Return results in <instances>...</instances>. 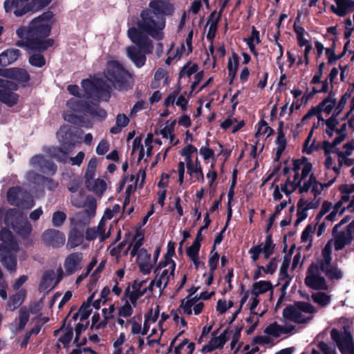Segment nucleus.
<instances>
[{
  "label": "nucleus",
  "mask_w": 354,
  "mask_h": 354,
  "mask_svg": "<svg viewBox=\"0 0 354 354\" xmlns=\"http://www.w3.org/2000/svg\"><path fill=\"white\" fill-rule=\"evenodd\" d=\"M292 177L289 176L283 183H272V196L274 201L290 198V195L295 190L299 194L310 192L314 198L320 195L322 185L312 172L313 165L306 158L293 160Z\"/></svg>",
  "instance_id": "nucleus-1"
},
{
  "label": "nucleus",
  "mask_w": 354,
  "mask_h": 354,
  "mask_svg": "<svg viewBox=\"0 0 354 354\" xmlns=\"http://www.w3.org/2000/svg\"><path fill=\"white\" fill-rule=\"evenodd\" d=\"M53 13L51 11L43 12L35 17L28 27L22 26L16 30L20 40L16 46L26 50L44 51L54 44L53 39H47L50 35L53 24Z\"/></svg>",
  "instance_id": "nucleus-2"
},
{
  "label": "nucleus",
  "mask_w": 354,
  "mask_h": 354,
  "mask_svg": "<svg viewBox=\"0 0 354 354\" xmlns=\"http://www.w3.org/2000/svg\"><path fill=\"white\" fill-rule=\"evenodd\" d=\"M144 234L141 231H137L133 239L128 245L130 249L131 257H136V263L140 272L142 274H149L155 268L160 257L161 248L158 245L151 256V254L145 248H142Z\"/></svg>",
  "instance_id": "nucleus-3"
},
{
  "label": "nucleus",
  "mask_w": 354,
  "mask_h": 354,
  "mask_svg": "<svg viewBox=\"0 0 354 354\" xmlns=\"http://www.w3.org/2000/svg\"><path fill=\"white\" fill-rule=\"evenodd\" d=\"M84 93L80 92L77 85L71 84L67 86L69 93L75 97L92 98L95 100H108L110 97L111 86L104 80L102 76H96L90 79L83 80L81 82Z\"/></svg>",
  "instance_id": "nucleus-4"
},
{
  "label": "nucleus",
  "mask_w": 354,
  "mask_h": 354,
  "mask_svg": "<svg viewBox=\"0 0 354 354\" xmlns=\"http://www.w3.org/2000/svg\"><path fill=\"white\" fill-rule=\"evenodd\" d=\"M127 35L131 41L136 46L127 47V57L137 68L142 67L146 62V55L153 50L152 41L149 37L142 35L136 28H129Z\"/></svg>",
  "instance_id": "nucleus-5"
},
{
  "label": "nucleus",
  "mask_w": 354,
  "mask_h": 354,
  "mask_svg": "<svg viewBox=\"0 0 354 354\" xmlns=\"http://www.w3.org/2000/svg\"><path fill=\"white\" fill-rule=\"evenodd\" d=\"M136 28L142 35L151 36L155 39L163 38V29L165 27V18L151 8L146 9L140 13Z\"/></svg>",
  "instance_id": "nucleus-6"
},
{
  "label": "nucleus",
  "mask_w": 354,
  "mask_h": 354,
  "mask_svg": "<svg viewBox=\"0 0 354 354\" xmlns=\"http://www.w3.org/2000/svg\"><path fill=\"white\" fill-rule=\"evenodd\" d=\"M0 261L8 270H15L17 266L16 254L19 251L18 242L11 232L2 228L0 231Z\"/></svg>",
  "instance_id": "nucleus-7"
},
{
  "label": "nucleus",
  "mask_w": 354,
  "mask_h": 354,
  "mask_svg": "<svg viewBox=\"0 0 354 354\" xmlns=\"http://www.w3.org/2000/svg\"><path fill=\"white\" fill-rule=\"evenodd\" d=\"M84 100H86L85 97H75L67 101L66 106L69 110L64 113V118L66 121L73 124L77 123L78 118L72 111L75 113H89L94 115H97L102 117L105 116V112L103 110L99 109L96 104L90 106Z\"/></svg>",
  "instance_id": "nucleus-8"
},
{
  "label": "nucleus",
  "mask_w": 354,
  "mask_h": 354,
  "mask_svg": "<svg viewBox=\"0 0 354 354\" xmlns=\"http://www.w3.org/2000/svg\"><path fill=\"white\" fill-rule=\"evenodd\" d=\"M317 312V309L311 304L299 301L284 308L283 317L285 319L297 324H304L311 321Z\"/></svg>",
  "instance_id": "nucleus-9"
},
{
  "label": "nucleus",
  "mask_w": 354,
  "mask_h": 354,
  "mask_svg": "<svg viewBox=\"0 0 354 354\" xmlns=\"http://www.w3.org/2000/svg\"><path fill=\"white\" fill-rule=\"evenodd\" d=\"M104 77L115 88L124 89L131 84V74L116 61L107 63Z\"/></svg>",
  "instance_id": "nucleus-10"
},
{
  "label": "nucleus",
  "mask_w": 354,
  "mask_h": 354,
  "mask_svg": "<svg viewBox=\"0 0 354 354\" xmlns=\"http://www.w3.org/2000/svg\"><path fill=\"white\" fill-rule=\"evenodd\" d=\"M176 263H164L160 261L153 270L155 277L151 281V286L158 288L162 295L166 287L174 280Z\"/></svg>",
  "instance_id": "nucleus-11"
},
{
  "label": "nucleus",
  "mask_w": 354,
  "mask_h": 354,
  "mask_svg": "<svg viewBox=\"0 0 354 354\" xmlns=\"http://www.w3.org/2000/svg\"><path fill=\"white\" fill-rule=\"evenodd\" d=\"M185 168L192 183L204 181V175L201 162L198 157H196L193 161H188V162L180 161L178 162L176 171L178 176V182L180 185H182L184 183Z\"/></svg>",
  "instance_id": "nucleus-12"
},
{
  "label": "nucleus",
  "mask_w": 354,
  "mask_h": 354,
  "mask_svg": "<svg viewBox=\"0 0 354 354\" xmlns=\"http://www.w3.org/2000/svg\"><path fill=\"white\" fill-rule=\"evenodd\" d=\"M5 223L23 236L28 235L32 231L31 224L21 212L17 209H10L7 211Z\"/></svg>",
  "instance_id": "nucleus-13"
},
{
  "label": "nucleus",
  "mask_w": 354,
  "mask_h": 354,
  "mask_svg": "<svg viewBox=\"0 0 354 354\" xmlns=\"http://www.w3.org/2000/svg\"><path fill=\"white\" fill-rule=\"evenodd\" d=\"M336 98L334 93L329 92L328 96L324 98L317 107L311 109L302 118V122L305 123L313 116L317 118V126L323 125L324 120L323 119L321 113H324L329 115L334 109L336 105Z\"/></svg>",
  "instance_id": "nucleus-14"
},
{
  "label": "nucleus",
  "mask_w": 354,
  "mask_h": 354,
  "mask_svg": "<svg viewBox=\"0 0 354 354\" xmlns=\"http://www.w3.org/2000/svg\"><path fill=\"white\" fill-rule=\"evenodd\" d=\"M75 145V144H73L71 147L66 149L54 147H47L45 149V151L50 156L60 162L64 164L70 163L71 165L80 166L85 157V153L83 151H80L75 157L70 158L68 156V154L74 149Z\"/></svg>",
  "instance_id": "nucleus-15"
},
{
  "label": "nucleus",
  "mask_w": 354,
  "mask_h": 354,
  "mask_svg": "<svg viewBox=\"0 0 354 354\" xmlns=\"http://www.w3.org/2000/svg\"><path fill=\"white\" fill-rule=\"evenodd\" d=\"M348 221V218L345 217L339 223L335 225L333 228L334 241H333V246L334 245L336 250H342L345 245L349 244L353 239L354 221L350 223L344 231L337 232L338 227Z\"/></svg>",
  "instance_id": "nucleus-16"
},
{
  "label": "nucleus",
  "mask_w": 354,
  "mask_h": 354,
  "mask_svg": "<svg viewBox=\"0 0 354 354\" xmlns=\"http://www.w3.org/2000/svg\"><path fill=\"white\" fill-rule=\"evenodd\" d=\"M195 291L182 299L178 310L179 313H183L185 316H191L192 315H198L203 311L205 308L203 301L198 298V295L192 296Z\"/></svg>",
  "instance_id": "nucleus-17"
},
{
  "label": "nucleus",
  "mask_w": 354,
  "mask_h": 354,
  "mask_svg": "<svg viewBox=\"0 0 354 354\" xmlns=\"http://www.w3.org/2000/svg\"><path fill=\"white\" fill-rule=\"evenodd\" d=\"M330 336L342 354H354V341L350 332L346 330L339 331L337 329H333Z\"/></svg>",
  "instance_id": "nucleus-18"
},
{
  "label": "nucleus",
  "mask_w": 354,
  "mask_h": 354,
  "mask_svg": "<svg viewBox=\"0 0 354 354\" xmlns=\"http://www.w3.org/2000/svg\"><path fill=\"white\" fill-rule=\"evenodd\" d=\"M148 290H154L153 286H151L146 280H135L131 286L125 290L124 296L129 299L133 304H138V299L142 297Z\"/></svg>",
  "instance_id": "nucleus-19"
},
{
  "label": "nucleus",
  "mask_w": 354,
  "mask_h": 354,
  "mask_svg": "<svg viewBox=\"0 0 354 354\" xmlns=\"http://www.w3.org/2000/svg\"><path fill=\"white\" fill-rule=\"evenodd\" d=\"M324 273L319 266L311 264L308 269L305 283L307 286L315 290H326L327 284L322 274Z\"/></svg>",
  "instance_id": "nucleus-20"
},
{
  "label": "nucleus",
  "mask_w": 354,
  "mask_h": 354,
  "mask_svg": "<svg viewBox=\"0 0 354 354\" xmlns=\"http://www.w3.org/2000/svg\"><path fill=\"white\" fill-rule=\"evenodd\" d=\"M8 202L13 205H17L21 208L30 209L35 203L31 196L23 193L21 189L19 187H12L9 189L7 194Z\"/></svg>",
  "instance_id": "nucleus-21"
},
{
  "label": "nucleus",
  "mask_w": 354,
  "mask_h": 354,
  "mask_svg": "<svg viewBox=\"0 0 354 354\" xmlns=\"http://www.w3.org/2000/svg\"><path fill=\"white\" fill-rule=\"evenodd\" d=\"M64 276V272L61 267L57 270L56 272L53 270L46 271L40 282L39 289L45 292L50 291L60 282Z\"/></svg>",
  "instance_id": "nucleus-22"
},
{
  "label": "nucleus",
  "mask_w": 354,
  "mask_h": 354,
  "mask_svg": "<svg viewBox=\"0 0 354 354\" xmlns=\"http://www.w3.org/2000/svg\"><path fill=\"white\" fill-rule=\"evenodd\" d=\"M324 167L326 170L325 174V180L328 179V180L327 183H320L318 181V183L322 185L320 194L324 188L328 187L334 183L340 171L339 163L338 162L337 165H335L331 156H326Z\"/></svg>",
  "instance_id": "nucleus-23"
},
{
  "label": "nucleus",
  "mask_w": 354,
  "mask_h": 354,
  "mask_svg": "<svg viewBox=\"0 0 354 354\" xmlns=\"http://www.w3.org/2000/svg\"><path fill=\"white\" fill-rule=\"evenodd\" d=\"M30 163L33 168L46 175L52 176L57 171L55 164L41 155L33 156L30 159Z\"/></svg>",
  "instance_id": "nucleus-24"
},
{
  "label": "nucleus",
  "mask_w": 354,
  "mask_h": 354,
  "mask_svg": "<svg viewBox=\"0 0 354 354\" xmlns=\"http://www.w3.org/2000/svg\"><path fill=\"white\" fill-rule=\"evenodd\" d=\"M296 326L291 324H279L274 322L268 325L265 329L264 333L273 337H280L282 335H290L295 333Z\"/></svg>",
  "instance_id": "nucleus-25"
},
{
  "label": "nucleus",
  "mask_w": 354,
  "mask_h": 354,
  "mask_svg": "<svg viewBox=\"0 0 354 354\" xmlns=\"http://www.w3.org/2000/svg\"><path fill=\"white\" fill-rule=\"evenodd\" d=\"M83 254L80 252H75L69 254L66 256L64 262V268L65 269V274L71 275L82 267Z\"/></svg>",
  "instance_id": "nucleus-26"
},
{
  "label": "nucleus",
  "mask_w": 354,
  "mask_h": 354,
  "mask_svg": "<svg viewBox=\"0 0 354 354\" xmlns=\"http://www.w3.org/2000/svg\"><path fill=\"white\" fill-rule=\"evenodd\" d=\"M260 302V297L250 290L244 292L240 301V307L235 313H233L232 319L234 320L236 317L237 315L240 313L241 308L245 304L247 308L250 310V312L254 313V311L258 310L257 306Z\"/></svg>",
  "instance_id": "nucleus-27"
},
{
  "label": "nucleus",
  "mask_w": 354,
  "mask_h": 354,
  "mask_svg": "<svg viewBox=\"0 0 354 354\" xmlns=\"http://www.w3.org/2000/svg\"><path fill=\"white\" fill-rule=\"evenodd\" d=\"M42 239L45 244L55 248L63 246L66 242L64 234L55 229L46 230L42 234Z\"/></svg>",
  "instance_id": "nucleus-28"
},
{
  "label": "nucleus",
  "mask_w": 354,
  "mask_h": 354,
  "mask_svg": "<svg viewBox=\"0 0 354 354\" xmlns=\"http://www.w3.org/2000/svg\"><path fill=\"white\" fill-rule=\"evenodd\" d=\"M189 98V96L186 92L180 93L179 90H176L166 97L164 104L167 107L176 104L179 106L183 111H185L187 109Z\"/></svg>",
  "instance_id": "nucleus-29"
},
{
  "label": "nucleus",
  "mask_w": 354,
  "mask_h": 354,
  "mask_svg": "<svg viewBox=\"0 0 354 354\" xmlns=\"http://www.w3.org/2000/svg\"><path fill=\"white\" fill-rule=\"evenodd\" d=\"M29 0H6L4 8L6 12H12L17 17H21L28 12Z\"/></svg>",
  "instance_id": "nucleus-30"
},
{
  "label": "nucleus",
  "mask_w": 354,
  "mask_h": 354,
  "mask_svg": "<svg viewBox=\"0 0 354 354\" xmlns=\"http://www.w3.org/2000/svg\"><path fill=\"white\" fill-rule=\"evenodd\" d=\"M227 342L226 332L221 333L213 332L208 342L203 346L202 351L204 353H210L215 349L223 348Z\"/></svg>",
  "instance_id": "nucleus-31"
},
{
  "label": "nucleus",
  "mask_w": 354,
  "mask_h": 354,
  "mask_svg": "<svg viewBox=\"0 0 354 354\" xmlns=\"http://www.w3.org/2000/svg\"><path fill=\"white\" fill-rule=\"evenodd\" d=\"M106 227L104 226V221H100L97 227H88L85 232L84 238L88 241H93L97 238L100 241H104L110 236V230L107 232Z\"/></svg>",
  "instance_id": "nucleus-32"
},
{
  "label": "nucleus",
  "mask_w": 354,
  "mask_h": 354,
  "mask_svg": "<svg viewBox=\"0 0 354 354\" xmlns=\"http://www.w3.org/2000/svg\"><path fill=\"white\" fill-rule=\"evenodd\" d=\"M85 185L88 190L102 196L107 188V182L105 178L92 177L85 180Z\"/></svg>",
  "instance_id": "nucleus-33"
},
{
  "label": "nucleus",
  "mask_w": 354,
  "mask_h": 354,
  "mask_svg": "<svg viewBox=\"0 0 354 354\" xmlns=\"http://www.w3.org/2000/svg\"><path fill=\"white\" fill-rule=\"evenodd\" d=\"M84 239L83 231L73 226L68 232L66 249L71 250L81 245L84 243Z\"/></svg>",
  "instance_id": "nucleus-34"
},
{
  "label": "nucleus",
  "mask_w": 354,
  "mask_h": 354,
  "mask_svg": "<svg viewBox=\"0 0 354 354\" xmlns=\"http://www.w3.org/2000/svg\"><path fill=\"white\" fill-rule=\"evenodd\" d=\"M57 138L61 144V147H59V148H62L63 149H68L73 144H75L73 142V133L71 127L68 126L64 125L60 127L57 133ZM55 147L58 148V147Z\"/></svg>",
  "instance_id": "nucleus-35"
},
{
  "label": "nucleus",
  "mask_w": 354,
  "mask_h": 354,
  "mask_svg": "<svg viewBox=\"0 0 354 354\" xmlns=\"http://www.w3.org/2000/svg\"><path fill=\"white\" fill-rule=\"evenodd\" d=\"M335 5L330 6L331 11L339 17H344L352 10L354 6L353 0H333Z\"/></svg>",
  "instance_id": "nucleus-36"
},
{
  "label": "nucleus",
  "mask_w": 354,
  "mask_h": 354,
  "mask_svg": "<svg viewBox=\"0 0 354 354\" xmlns=\"http://www.w3.org/2000/svg\"><path fill=\"white\" fill-rule=\"evenodd\" d=\"M319 205L318 201H308L304 199H300L297 203V221L299 223L306 219L308 216V209H315Z\"/></svg>",
  "instance_id": "nucleus-37"
},
{
  "label": "nucleus",
  "mask_w": 354,
  "mask_h": 354,
  "mask_svg": "<svg viewBox=\"0 0 354 354\" xmlns=\"http://www.w3.org/2000/svg\"><path fill=\"white\" fill-rule=\"evenodd\" d=\"M333 249V241H329L322 252V257L317 260L316 263H313V264H315L317 266H319L320 270L322 271L325 270L326 268H329L331 264V252Z\"/></svg>",
  "instance_id": "nucleus-38"
},
{
  "label": "nucleus",
  "mask_w": 354,
  "mask_h": 354,
  "mask_svg": "<svg viewBox=\"0 0 354 354\" xmlns=\"http://www.w3.org/2000/svg\"><path fill=\"white\" fill-rule=\"evenodd\" d=\"M21 53L17 48H8L0 53V66H8L15 62Z\"/></svg>",
  "instance_id": "nucleus-39"
},
{
  "label": "nucleus",
  "mask_w": 354,
  "mask_h": 354,
  "mask_svg": "<svg viewBox=\"0 0 354 354\" xmlns=\"http://www.w3.org/2000/svg\"><path fill=\"white\" fill-rule=\"evenodd\" d=\"M149 7L164 17L165 15H172L174 10V6L171 3L163 1H151L149 4Z\"/></svg>",
  "instance_id": "nucleus-40"
},
{
  "label": "nucleus",
  "mask_w": 354,
  "mask_h": 354,
  "mask_svg": "<svg viewBox=\"0 0 354 354\" xmlns=\"http://www.w3.org/2000/svg\"><path fill=\"white\" fill-rule=\"evenodd\" d=\"M283 122H279V127L277 131V137L275 140L276 145V157L275 160H279L281 154L284 151L287 146V142L284 133L282 131Z\"/></svg>",
  "instance_id": "nucleus-41"
},
{
  "label": "nucleus",
  "mask_w": 354,
  "mask_h": 354,
  "mask_svg": "<svg viewBox=\"0 0 354 354\" xmlns=\"http://www.w3.org/2000/svg\"><path fill=\"white\" fill-rule=\"evenodd\" d=\"M12 86L0 89V102L8 106H12L18 102L19 96L12 91Z\"/></svg>",
  "instance_id": "nucleus-42"
},
{
  "label": "nucleus",
  "mask_w": 354,
  "mask_h": 354,
  "mask_svg": "<svg viewBox=\"0 0 354 354\" xmlns=\"http://www.w3.org/2000/svg\"><path fill=\"white\" fill-rule=\"evenodd\" d=\"M138 304H133L129 299L124 296L122 298V304L118 307V315L120 317L129 318L133 313V308L137 307Z\"/></svg>",
  "instance_id": "nucleus-43"
},
{
  "label": "nucleus",
  "mask_w": 354,
  "mask_h": 354,
  "mask_svg": "<svg viewBox=\"0 0 354 354\" xmlns=\"http://www.w3.org/2000/svg\"><path fill=\"white\" fill-rule=\"evenodd\" d=\"M272 290L273 286L270 281H259L252 284L250 290L260 297L268 292H272Z\"/></svg>",
  "instance_id": "nucleus-44"
},
{
  "label": "nucleus",
  "mask_w": 354,
  "mask_h": 354,
  "mask_svg": "<svg viewBox=\"0 0 354 354\" xmlns=\"http://www.w3.org/2000/svg\"><path fill=\"white\" fill-rule=\"evenodd\" d=\"M26 296V291L24 289L19 290L16 294L10 297L8 302V307L10 310H15L21 306Z\"/></svg>",
  "instance_id": "nucleus-45"
},
{
  "label": "nucleus",
  "mask_w": 354,
  "mask_h": 354,
  "mask_svg": "<svg viewBox=\"0 0 354 354\" xmlns=\"http://www.w3.org/2000/svg\"><path fill=\"white\" fill-rule=\"evenodd\" d=\"M27 179L35 183H38L41 181L42 183L46 184L47 187L50 189H55L58 185L57 182L52 179L44 178V176L36 174L32 171H30L27 174Z\"/></svg>",
  "instance_id": "nucleus-46"
},
{
  "label": "nucleus",
  "mask_w": 354,
  "mask_h": 354,
  "mask_svg": "<svg viewBox=\"0 0 354 354\" xmlns=\"http://www.w3.org/2000/svg\"><path fill=\"white\" fill-rule=\"evenodd\" d=\"M93 218L83 211L77 212L73 218H71V223L73 226L81 228L90 223V221Z\"/></svg>",
  "instance_id": "nucleus-47"
},
{
  "label": "nucleus",
  "mask_w": 354,
  "mask_h": 354,
  "mask_svg": "<svg viewBox=\"0 0 354 354\" xmlns=\"http://www.w3.org/2000/svg\"><path fill=\"white\" fill-rule=\"evenodd\" d=\"M167 84L168 77L166 71L162 68L158 69L151 82V87L153 88H158L165 86Z\"/></svg>",
  "instance_id": "nucleus-48"
},
{
  "label": "nucleus",
  "mask_w": 354,
  "mask_h": 354,
  "mask_svg": "<svg viewBox=\"0 0 354 354\" xmlns=\"http://www.w3.org/2000/svg\"><path fill=\"white\" fill-rule=\"evenodd\" d=\"M176 125V121H167L165 127L160 131V134L162 136L163 138L169 139V142L171 145H175L176 142L175 141L174 136V127Z\"/></svg>",
  "instance_id": "nucleus-49"
},
{
  "label": "nucleus",
  "mask_w": 354,
  "mask_h": 354,
  "mask_svg": "<svg viewBox=\"0 0 354 354\" xmlns=\"http://www.w3.org/2000/svg\"><path fill=\"white\" fill-rule=\"evenodd\" d=\"M312 90L306 97V100L312 97L313 95L317 93H326L328 92H332V89L330 87V84L328 82V79H325L324 81H322L317 84H313Z\"/></svg>",
  "instance_id": "nucleus-50"
},
{
  "label": "nucleus",
  "mask_w": 354,
  "mask_h": 354,
  "mask_svg": "<svg viewBox=\"0 0 354 354\" xmlns=\"http://www.w3.org/2000/svg\"><path fill=\"white\" fill-rule=\"evenodd\" d=\"M55 335H59L58 337L59 342L62 343L64 347H66L68 346L73 338V332L71 328H62L57 330H55Z\"/></svg>",
  "instance_id": "nucleus-51"
},
{
  "label": "nucleus",
  "mask_w": 354,
  "mask_h": 354,
  "mask_svg": "<svg viewBox=\"0 0 354 354\" xmlns=\"http://www.w3.org/2000/svg\"><path fill=\"white\" fill-rule=\"evenodd\" d=\"M125 246L126 243L124 241H122L118 245L113 244L110 245L109 248L110 254L112 257H115L117 259L123 255H127L128 252H130V249H128V246L127 248H125Z\"/></svg>",
  "instance_id": "nucleus-52"
},
{
  "label": "nucleus",
  "mask_w": 354,
  "mask_h": 354,
  "mask_svg": "<svg viewBox=\"0 0 354 354\" xmlns=\"http://www.w3.org/2000/svg\"><path fill=\"white\" fill-rule=\"evenodd\" d=\"M239 64V57L236 53H233L232 56L228 58L227 66L228 75L230 77L232 80L236 77Z\"/></svg>",
  "instance_id": "nucleus-53"
},
{
  "label": "nucleus",
  "mask_w": 354,
  "mask_h": 354,
  "mask_svg": "<svg viewBox=\"0 0 354 354\" xmlns=\"http://www.w3.org/2000/svg\"><path fill=\"white\" fill-rule=\"evenodd\" d=\"M195 345L187 339H184L174 348V354H193Z\"/></svg>",
  "instance_id": "nucleus-54"
},
{
  "label": "nucleus",
  "mask_w": 354,
  "mask_h": 354,
  "mask_svg": "<svg viewBox=\"0 0 354 354\" xmlns=\"http://www.w3.org/2000/svg\"><path fill=\"white\" fill-rule=\"evenodd\" d=\"M317 124H314L311 129V131L309 132L308 136L304 143L303 151L307 154H310L315 149V140L313 138V136L314 129L317 128Z\"/></svg>",
  "instance_id": "nucleus-55"
},
{
  "label": "nucleus",
  "mask_w": 354,
  "mask_h": 354,
  "mask_svg": "<svg viewBox=\"0 0 354 354\" xmlns=\"http://www.w3.org/2000/svg\"><path fill=\"white\" fill-rule=\"evenodd\" d=\"M127 341V336L124 333H120V335L113 339L112 354H122V346Z\"/></svg>",
  "instance_id": "nucleus-56"
},
{
  "label": "nucleus",
  "mask_w": 354,
  "mask_h": 354,
  "mask_svg": "<svg viewBox=\"0 0 354 354\" xmlns=\"http://www.w3.org/2000/svg\"><path fill=\"white\" fill-rule=\"evenodd\" d=\"M272 133V129L268 126V123L261 120L259 124L257 132L255 133L256 137L259 138H266Z\"/></svg>",
  "instance_id": "nucleus-57"
},
{
  "label": "nucleus",
  "mask_w": 354,
  "mask_h": 354,
  "mask_svg": "<svg viewBox=\"0 0 354 354\" xmlns=\"http://www.w3.org/2000/svg\"><path fill=\"white\" fill-rule=\"evenodd\" d=\"M82 207H84V209L82 210L83 212L92 217L95 216L97 208V201L94 197L91 196H87Z\"/></svg>",
  "instance_id": "nucleus-58"
},
{
  "label": "nucleus",
  "mask_w": 354,
  "mask_h": 354,
  "mask_svg": "<svg viewBox=\"0 0 354 354\" xmlns=\"http://www.w3.org/2000/svg\"><path fill=\"white\" fill-rule=\"evenodd\" d=\"M245 41L250 51L254 55H257L255 48L256 46L258 45L261 41L259 38V32L257 31L254 28H253L251 32V35L248 39H246Z\"/></svg>",
  "instance_id": "nucleus-59"
},
{
  "label": "nucleus",
  "mask_w": 354,
  "mask_h": 354,
  "mask_svg": "<svg viewBox=\"0 0 354 354\" xmlns=\"http://www.w3.org/2000/svg\"><path fill=\"white\" fill-rule=\"evenodd\" d=\"M201 240V235L198 233L195 240L187 250V254L189 259H194L198 257Z\"/></svg>",
  "instance_id": "nucleus-60"
},
{
  "label": "nucleus",
  "mask_w": 354,
  "mask_h": 354,
  "mask_svg": "<svg viewBox=\"0 0 354 354\" xmlns=\"http://www.w3.org/2000/svg\"><path fill=\"white\" fill-rule=\"evenodd\" d=\"M10 79L21 82H26L29 80L30 76L25 69L12 68Z\"/></svg>",
  "instance_id": "nucleus-61"
},
{
  "label": "nucleus",
  "mask_w": 354,
  "mask_h": 354,
  "mask_svg": "<svg viewBox=\"0 0 354 354\" xmlns=\"http://www.w3.org/2000/svg\"><path fill=\"white\" fill-rule=\"evenodd\" d=\"M52 0H31L28 3V12H37L46 8Z\"/></svg>",
  "instance_id": "nucleus-62"
},
{
  "label": "nucleus",
  "mask_w": 354,
  "mask_h": 354,
  "mask_svg": "<svg viewBox=\"0 0 354 354\" xmlns=\"http://www.w3.org/2000/svg\"><path fill=\"white\" fill-rule=\"evenodd\" d=\"M234 302L232 300L227 301L225 299H219L216 305V311L219 315L225 314L229 309L232 308Z\"/></svg>",
  "instance_id": "nucleus-63"
},
{
  "label": "nucleus",
  "mask_w": 354,
  "mask_h": 354,
  "mask_svg": "<svg viewBox=\"0 0 354 354\" xmlns=\"http://www.w3.org/2000/svg\"><path fill=\"white\" fill-rule=\"evenodd\" d=\"M312 299L319 306H325L330 301V296L325 292H318L312 295Z\"/></svg>",
  "instance_id": "nucleus-64"
}]
</instances>
